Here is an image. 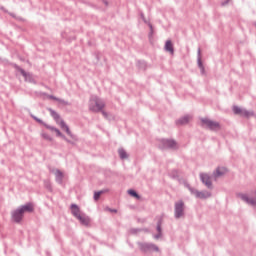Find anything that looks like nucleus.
<instances>
[{
	"mask_svg": "<svg viewBox=\"0 0 256 256\" xmlns=\"http://www.w3.org/2000/svg\"><path fill=\"white\" fill-rule=\"evenodd\" d=\"M89 109L90 111H93V113H99V111L105 109V102L98 97H94L90 100Z\"/></svg>",
	"mask_w": 256,
	"mask_h": 256,
	"instance_id": "nucleus-2",
	"label": "nucleus"
},
{
	"mask_svg": "<svg viewBox=\"0 0 256 256\" xmlns=\"http://www.w3.org/2000/svg\"><path fill=\"white\" fill-rule=\"evenodd\" d=\"M165 147H168L170 149H175L177 147V143L174 140H165Z\"/></svg>",
	"mask_w": 256,
	"mask_h": 256,
	"instance_id": "nucleus-13",
	"label": "nucleus"
},
{
	"mask_svg": "<svg viewBox=\"0 0 256 256\" xmlns=\"http://www.w3.org/2000/svg\"><path fill=\"white\" fill-rule=\"evenodd\" d=\"M36 121H38L39 123H41V120H39V119H36Z\"/></svg>",
	"mask_w": 256,
	"mask_h": 256,
	"instance_id": "nucleus-26",
	"label": "nucleus"
},
{
	"mask_svg": "<svg viewBox=\"0 0 256 256\" xmlns=\"http://www.w3.org/2000/svg\"><path fill=\"white\" fill-rule=\"evenodd\" d=\"M202 125L204 127H208V129L217 130L219 129V123L214 122L213 120H210L209 118H202Z\"/></svg>",
	"mask_w": 256,
	"mask_h": 256,
	"instance_id": "nucleus-5",
	"label": "nucleus"
},
{
	"mask_svg": "<svg viewBox=\"0 0 256 256\" xmlns=\"http://www.w3.org/2000/svg\"><path fill=\"white\" fill-rule=\"evenodd\" d=\"M103 194V191L95 192L94 193V199L95 201H98L99 197Z\"/></svg>",
	"mask_w": 256,
	"mask_h": 256,
	"instance_id": "nucleus-21",
	"label": "nucleus"
},
{
	"mask_svg": "<svg viewBox=\"0 0 256 256\" xmlns=\"http://www.w3.org/2000/svg\"><path fill=\"white\" fill-rule=\"evenodd\" d=\"M51 131H55L57 137H61L62 139H65V136L59 131L57 128H50Z\"/></svg>",
	"mask_w": 256,
	"mask_h": 256,
	"instance_id": "nucleus-18",
	"label": "nucleus"
},
{
	"mask_svg": "<svg viewBox=\"0 0 256 256\" xmlns=\"http://www.w3.org/2000/svg\"><path fill=\"white\" fill-rule=\"evenodd\" d=\"M20 210L22 213H31L33 212V204H26L22 207H20Z\"/></svg>",
	"mask_w": 256,
	"mask_h": 256,
	"instance_id": "nucleus-12",
	"label": "nucleus"
},
{
	"mask_svg": "<svg viewBox=\"0 0 256 256\" xmlns=\"http://www.w3.org/2000/svg\"><path fill=\"white\" fill-rule=\"evenodd\" d=\"M12 219L15 223H21L23 220V212L20 210V208L12 212Z\"/></svg>",
	"mask_w": 256,
	"mask_h": 256,
	"instance_id": "nucleus-8",
	"label": "nucleus"
},
{
	"mask_svg": "<svg viewBox=\"0 0 256 256\" xmlns=\"http://www.w3.org/2000/svg\"><path fill=\"white\" fill-rule=\"evenodd\" d=\"M192 193L198 199H207V198L211 197V193L210 192H199L197 190H192Z\"/></svg>",
	"mask_w": 256,
	"mask_h": 256,
	"instance_id": "nucleus-9",
	"label": "nucleus"
},
{
	"mask_svg": "<svg viewBox=\"0 0 256 256\" xmlns=\"http://www.w3.org/2000/svg\"><path fill=\"white\" fill-rule=\"evenodd\" d=\"M165 49H166V51H168V53L173 54V51H174L173 50V43L170 40L166 41Z\"/></svg>",
	"mask_w": 256,
	"mask_h": 256,
	"instance_id": "nucleus-14",
	"label": "nucleus"
},
{
	"mask_svg": "<svg viewBox=\"0 0 256 256\" xmlns=\"http://www.w3.org/2000/svg\"><path fill=\"white\" fill-rule=\"evenodd\" d=\"M183 207H184L183 201H178L175 204V217H176V219H179L180 217H183Z\"/></svg>",
	"mask_w": 256,
	"mask_h": 256,
	"instance_id": "nucleus-7",
	"label": "nucleus"
},
{
	"mask_svg": "<svg viewBox=\"0 0 256 256\" xmlns=\"http://www.w3.org/2000/svg\"><path fill=\"white\" fill-rule=\"evenodd\" d=\"M233 113H235V115H240V117H246L247 119H249V117H253L254 115L253 111H247L239 108V106H233Z\"/></svg>",
	"mask_w": 256,
	"mask_h": 256,
	"instance_id": "nucleus-4",
	"label": "nucleus"
},
{
	"mask_svg": "<svg viewBox=\"0 0 256 256\" xmlns=\"http://www.w3.org/2000/svg\"><path fill=\"white\" fill-rule=\"evenodd\" d=\"M42 137L44 138V139H47L48 141H53V138H51L49 135H47V134H42Z\"/></svg>",
	"mask_w": 256,
	"mask_h": 256,
	"instance_id": "nucleus-22",
	"label": "nucleus"
},
{
	"mask_svg": "<svg viewBox=\"0 0 256 256\" xmlns=\"http://www.w3.org/2000/svg\"><path fill=\"white\" fill-rule=\"evenodd\" d=\"M102 115H104L105 117H107V112L102 111Z\"/></svg>",
	"mask_w": 256,
	"mask_h": 256,
	"instance_id": "nucleus-23",
	"label": "nucleus"
},
{
	"mask_svg": "<svg viewBox=\"0 0 256 256\" xmlns=\"http://www.w3.org/2000/svg\"><path fill=\"white\" fill-rule=\"evenodd\" d=\"M200 179L203 183H205L206 187H211V177L207 174H200Z\"/></svg>",
	"mask_w": 256,
	"mask_h": 256,
	"instance_id": "nucleus-10",
	"label": "nucleus"
},
{
	"mask_svg": "<svg viewBox=\"0 0 256 256\" xmlns=\"http://www.w3.org/2000/svg\"><path fill=\"white\" fill-rule=\"evenodd\" d=\"M55 175H56V179H57L58 181H62V180H63V173H62L61 171L57 170V171L55 172Z\"/></svg>",
	"mask_w": 256,
	"mask_h": 256,
	"instance_id": "nucleus-19",
	"label": "nucleus"
},
{
	"mask_svg": "<svg viewBox=\"0 0 256 256\" xmlns=\"http://www.w3.org/2000/svg\"><path fill=\"white\" fill-rule=\"evenodd\" d=\"M157 230H158L159 232H161V226H158V227H157Z\"/></svg>",
	"mask_w": 256,
	"mask_h": 256,
	"instance_id": "nucleus-24",
	"label": "nucleus"
},
{
	"mask_svg": "<svg viewBox=\"0 0 256 256\" xmlns=\"http://www.w3.org/2000/svg\"><path fill=\"white\" fill-rule=\"evenodd\" d=\"M118 153H119L120 159H127V157H129V156L127 155V152H126L123 148H120V149L118 150Z\"/></svg>",
	"mask_w": 256,
	"mask_h": 256,
	"instance_id": "nucleus-16",
	"label": "nucleus"
},
{
	"mask_svg": "<svg viewBox=\"0 0 256 256\" xmlns=\"http://www.w3.org/2000/svg\"><path fill=\"white\" fill-rule=\"evenodd\" d=\"M239 197L242 199V201L248 203V205H253V207H256V192L251 196H248L247 194H240Z\"/></svg>",
	"mask_w": 256,
	"mask_h": 256,
	"instance_id": "nucleus-6",
	"label": "nucleus"
},
{
	"mask_svg": "<svg viewBox=\"0 0 256 256\" xmlns=\"http://www.w3.org/2000/svg\"><path fill=\"white\" fill-rule=\"evenodd\" d=\"M20 73H21V75H23V77L25 78L26 81H29V79H31V75L28 74L27 72H25V70L20 69Z\"/></svg>",
	"mask_w": 256,
	"mask_h": 256,
	"instance_id": "nucleus-17",
	"label": "nucleus"
},
{
	"mask_svg": "<svg viewBox=\"0 0 256 256\" xmlns=\"http://www.w3.org/2000/svg\"><path fill=\"white\" fill-rule=\"evenodd\" d=\"M128 194L132 197H135L136 199H139V194H137V192H135L134 190H128Z\"/></svg>",
	"mask_w": 256,
	"mask_h": 256,
	"instance_id": "nucleus-20",
	"label": "nucleus"
},
{
	"mask_svg": "<svg viewBox=\"0 0 256 256\" xmlns=\"http://www.w3.org/2000/svg\"><path fill=\"white\" fill-rule=\"evenodd\" d=\"M71 213L72 215L78 219V221L81 223V225H84L87 227L89 223H91V220L89 217H87L84 213L81 212V209L76 204L71 205Z\"/></svg>",
	"mask_w": 256,
	"mask_h": 256,
	"instance_id": "nucleus-1",
	"label": "nucleus"
},
{
	"mask_svg": "<svg viewBox=\"0 0 256 256\" xmlns=\"http://www.w3.org/2000/svg\"><path fill=\"white\" fill-rule=\"evenodd\" d=\"M50 113L52 115V117L55 119L56 123L58 125H60L61 129L63 131H66L67 135H71V130H69V127L67 125H65V122L63 120H61V118L59 117V114H57V112L50 110Z\"/></svg>",
	"mask_w": 256,
	"mask_h": 256,
	"instance_id": "nucleus-3",
	"label": "nucleus"
},
{
	"mask_svg": "<svg viewBox=\"0 0 256 256\" xmlns=\"http://www.w3.org/2000/svg\"><path fill=\"white\" fill-rule=\"evenodd\" d=\"M154 249H155V251H158L159 249L157 248V247H155V246H152Z\"/></svg>",
	"mask_w": 256,
	"mask_h": 256,
	"instance_id": "nucleus-25",
	"label": "nucleus"
},
{
	"mask_svg": "<svg viewBox=\"0 0 256 256\" xmlns=\"http://www.w3.org/2000/svg\"><path fill=\"white\" fill-rule=\"evenodd\" d=\"M227 173V168L225 167H218L214 173V177H223Z\"/></svg>",
	"mask_w": 256,
	"mask_h": 256,
	"instance_id": "nucleus-11",
	"label": "nucleus"
},
{
	"mask_svg": "<svg viewBox=\"0 0 256 256\" xmlns=\"http://www.w3.org/2000/svg\"><path fill=\"white\" fill-rule=\"evenodd\" d=\"M189 121H191V117L190 116H185L184 118L178 120L177 123L179 125H185L186 123H189Z\"/></svg>",
	"mask_w": 256,
	"mask_h": 256,
	"instance_id": "nucleus-15",
	"label": "nucleus"
}]
</instances>
